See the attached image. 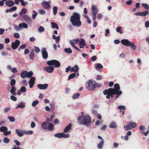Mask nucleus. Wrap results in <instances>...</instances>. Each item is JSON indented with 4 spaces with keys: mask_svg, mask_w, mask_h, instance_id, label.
<instances>
[{
    "mask_svg": "<svg viewBox=\"0 0 149 149\" xmlns=\"http://www.w3.org/2000/svg\"><path fill=\"white\" fill-rule=\"evenodd\" d=\"M48 126L47 130L50 131L54 129V125L51 123L49 122L48 123Z\"/></svg>",
    "mask_w": 149,
    "mask_h": 149,
    "instance_id": "b1692460",
    "label": "nucleus"
},
{
    "mask_svg": "<svg viewBox=\"0 0 149 149\" xmlns=\"http://www.w3.org/2000/svg\"><path fill=\"white\" fill-rule=\"evenodd\" d=\"M38 31L40 32H42L44 31L45 28L42 26H40L38 28Z\"/></svg>",
    "mask_w": 149,
    "mask_h": 149,
    "instance_id": "3c124183",
    "label": "nucleus"
},
{
    "mask_svg": "<svg viewBox=\"0 0 149 149\" xmlns=\"http://www.w3.org/2000/svg\"><path fill=\"white\" fill-rule=\"evenodd\" d=\"M109 127L111 128H116L117 127L116 124L114 122H111L110 124Z\"/></svg>",
    "mask_w": 149,
    "mask_h": 149,
    "instance_id": "393cba45",
    "label": "nucleus"
},
{
    "mask_svg": "<svg viewBox=\"0 0 149 149\" xmlns=\"http://www.w3.org/2000/svg\"><path fill=\"white\" fill-rule=\"evenodd\" d=\"M14 36L15 38H18L20 36L18 33H15L14 34Z\"/></svg>",
    "mask_w": 149,
    "mask_h": 149,
    "instance_id": "338daca9",
    "label": "nucleus"
},
{
    "mask_svg": "<svg viewBox=\"0 0 149 149\" xmlns=\"http://www.w3.org/2000/svg\"><path fill=\"white\" fill-rule=\"evenodd\" d=\"M96 67L97 68L100 69L103 68L102 65L100 63H97L96 64Z\"/></svg>",
    "mask_w": 149,
    "mask_h": 149,
    "instance_id": "4d7b16f0",
    "label": "nucleus"
},
{
    "mask_svg": "<svg viewBox=\"0 0 149 149\" xmlns=\"http://www.w3.org/2000/svg\"><path fill=\"white\" fill-rule=\"evenodd\" d=\"M114 88L112 89L111 88H109L108 89H106L104 91L103 93L104 95H107L106 96V98L109 99L110 97H112L113 95L115 94H117V95L116 97L117 98L118 97V95H120L122 94V92L121 91H120V87L119 85L118 84H116L114 85Z\"/></svg>",
    "mask_w": 149,
    "mask_h": 149,
    "instance_id": "f257e3e1",
    "label": "nucleus"
},
{
    "mask_svg": "<svg viewBox=\"0 0 149 149\" xmlns=\"http://www.w3.org/2000/svg\"><path fill=\"white\" fill-rule=\"evenodd\" d=\"M19 27L21 29L22 27L23 28L27 29L28 27V26L26 23H23L19 24Z\"/></svg>",
    "mask_w": 149,
    "mask_h": 149,
    "instance_id": "412c9836",
    "label": "nucleus"
},
{
    "mask_svg": "<svg viewBox=\"0 0 149 149\" xmlns=\"http://www.w3.org/2000/svg\"><path fill=\"white\" fill-rule=\"evenodd\" d=\"M124 128L125 130L127 131L128 130H131L130 127V126L129 125V123L128 124L127 126H124Z\"/></svg>",
    "mask_w": 149,
    "mask_h": 149,
    "instance_id": "603ef678",
    "label": "nucleus"
},
{
    "mask_svg": "<svg viewBox=\"0 0 149 149\" xmlns=\"http://www.w3.org/2000/svg\"><path fill=\"white\" fill-rule=\"evenodd\" d=\"M78 120L80 124L88 126L91 122V118L88 115L81 116L78 118Z\"/></svg>",
    "mask_w": 149,
    "mask_h": 149,
    "instance_id": "7ed1b4c3",
    "label": "nucleus"
},
{
    "mask_svg": "<svg viewBox=\"0 0 149 149\" xmlns=\"http://www.w3.org/2000/svg\"><path fill=\"white\" fill-rule=\"evenodd\" d=\"M10 110V108L8 107L5 108L4 109V112L5 113H6L8 112Z\"/></svg>",
    "mask_w": 149,
    "mask_h": 149,
    "instance_id": "69168bd1",
    "label": "nucleus"
},
{
    "mask_svg": "<svg viewBox=\"0 0 149 149\" xmlns=\"http://www.w3.org/2000/svg\"><path fill=\"white\" fill-rule=\"evenodd\" d=\"M25 107V103L24 102H19L17 105V106L15 107L16 109L18 108L23 109Z\"/></svg>",
    "mask_w": 149,
    "mask_h": 149,
    "instance_id": "4468645a",
    "label": "nucleus"
},
{
    "mask_svg": "<svg viewBox=\"0 0 149 149\" xmlns=\"http://www.w3.org/2000/svg\"><path fill=\"white\" fill-rule=\"evenodd\" d=\"M70 136L69 134H65L63 133H62V138H68Z\"/></svg>",
    "mask_w": 149,
    "mask_h": 149,
    "instance_id": "79ce46f5",
    "label": "nucleus"
},
{
    "mask_svg": "<svg viewBox=\"0 0 149 149\" xmlns=\"http://www.w3.org/2000/svg\"><path fill=\"white\" fill-rule=\"evenodd\" d=\"M98 86V84L96 82L91 80H89L86 83V87L89 90H92Z\"/></svg>",
    "mask_w": 149,
    "mask_h": 149,
    "instance_id": "20e7f679",
    "label": "nucleus"
},
{
    "mask_svg": "<svg viewBox=\"0 0 149 149\" xmlns=\"http://www.w3.org/2000/svg\"><path fill=\"white\" fill-rule=\"evenodd\" d=\"M15 132L17 135L19 137H22L26 133V132L24 130H19L18 129H15Z\"/></svg>",
    "mask_w": 149,
    "mask_h": 149,
    "instance_id": "1a4fd4ad",
    "label": "nucleus"
},
{
    "mask_svg": "<svg viewBox=\"0 0 149 149\" xmlns=\"http://www.w3.org/2000/svg\"><path fill=\"white\" fill-rule=\"evenodd\" d=\"M70 21L74 26L79 27L81 25V22L80 21V15L77 13H73L71 17Z\"/></svg>",
    "mask_w": 149,
    "mask_h": 149,
    "instance_id": "f03ea898",
    "label": "nucleus"
},
{
    "mask_svg": "<svg viewBox=\"0 0 149 149\" xmlns=\"http://www.w3.org/2000/svg\"><path fill=\"white\" fill-rule=\"evenodd\" d=\"M118 108L119 109H123L124 110H125L126 109L125 106L120 105L118 106Z\"/></svg>",
    "mask_w": 149,
    "mask_h": 149,
    "instance_id": "680f3d73",
    "label": "nucleus"
},
{
    "mask_svg": "<svg viewBox=\"0 0 149 149\" xmlns=\"http://www.w3.org/2000/svg\"><path fill=\"white\" fill-rule=\"evenodd\" d=\"M33 12L34 13V14L32 15V18L33 19H35L38 13L34 10H33Z\"/></svg>",
    "mask_w": 149,
    "mask_h": 149,
    "instance_id": "4c0bfd02",
    "label": "nucleus"
},
{
    "mask_svg": "<svg viewBox=\"0 0 149 149\" xmlns=\"http://www.w3.org/2000/svg\"><path fill=\"white\" fill-rule=\"evenodd\" d=\"M35 51L37 53H39L40 51V50L39 48L37 47H35Z\"/></svg>",
    "mask_w": 149,
    "mask_h": 149,
    "instance_id": "e2e57ef3",
    "label": "nucleus"
},
{
    "mask_svg": "<svg viewBox=\"0 0 149 149\" xmlns=\"http://www.w3.org/2000/svg\"><path fill=\"white\" fill-rule=\"evenodd\" d=\"M79 45L80 48H84L86 45L84 40L82 38L80 39L79 41Z\"/></svg>",
    "mask_w": 149,
    "mask_h": 149,
    "instance_id": "9b49d317",
    "label": "nucleus"
},
{
    "mask_svg": "<svg viewBox=\"0 0 149 149\" xmlns=\"http://www.w3.org/2000/svg\"><path fill=\"white\" fill-rule=\"evenodd\" d=\"M27 71L25 70L22 72L21 73V76L22 78H25L27 77Z\"/></svg>",
    "mask_w": 149,
    "mask_h": 149,
    "instance_id": "bb28decb",
    "label": "nucleus"
},
{
    "mask_svg": "<svg viewBox=\"0 0 149 149\" xmlns=\"http://www.w3.org/2000/svg\"><path fill=\"white\" fill-rule=\"evenodd\" d=\"M104 140L103 139L101 140L100 142L97 145V147L99 149H102L103 147L104 144Z\"/></svg>",
    "mask_w": 149,
    "mask_h": 149,
    "instance_id": "aec40b11",
    "label": "nucleus"
},
{
    "mask_svg": "<svg viewBox=\"0 0 149 149\" xmlns=\"http://www.w3.org/2000/svg\"><path fill=\"white\" fill-rule=\"evenodd\" d=\"M51 27L52 29H54L56 28L57 29H59V27L58 26L57 24L56 23L52 22L51 23Z\"/></svg>",
    "mask_w": 149,
    "mask_h": 149,
    "instance_id": "5701e85b",
    "label": "nucleus"
},
{
    "mask_svg": "<svg viewBox=\"0 0 149 149\" xmlns=\"http://www.w3.org/2000/svg\"><path fill=\"white\" fill-rule=\"evenodd\" d=\"M79 68L78 65H75L72 67L71 69V72H75L76 73L78 72Z\"/></svg>",
    "mask_w": 149,
    "mask_h": 149,
    "instance_id": "dca6fc26",
    "label": "nucleus"
},
{
    "mask_svg": "<svg viewBox=\"0 0 149 149\" xmlns=\"http://www.w3.org/2000/svg\"><path fill=\"white\" fill-rule=\"evenodd\" d=\"M21 5L24 6L26 5H27L28 4V3L27 1H24V0H21Z\"/></svg>",
    "mask_w": 149,
    "mask_h": 149,
    "instance_id": "58836bf2",
    "label": "nucleus"
},
{
    "mask_svg": "<svg viewBox=\"0 0 149 149\" xmlns=\"http://www.w3.org/2000/svg\"><path fill=\"white\" fill-rule=\"evenodd\" d=\"M39 102L38 100H35L33 101L32 103V107H35L36 105L38 104Z\"/></svg>",
    "mask_w": 149,
    "mask_h": 149,
    "instance_id": "a19ab883",
    "label": "nucleus"
},
{
    "mask_svg": "<svg viewBox=\"0 0 149 149\" xmlns=\"http://www.w3.org/2000/svg\"><path fill=\"white\" fill-rule=\"evenodd\" d=\"M35 78L34 77H32L29 81V84H34Z\"/></svg>",
    "mask_w": 149,
    "mask_h": 149,
    "instance_id": "2f4dec72",
    "label": "nucleus"
},
{
    "mask_svg": "<svg viewBox=\"0 0 149 149\" xmlns=\"http://www.w3.org/2000/svg\"><path fill=\"white\" fill-rule=\"evenodd\" d=\"M51 108L52 110L53 111L54 109L55 105L54 102H52L50 104Z\"/></svg>",
    "mask_w": 149,
    "mask_h": 149,
    "instance_id": "de8ad7c7",
    "label": "nucleus"
},
{
    "mask_svg": "<svg viewBox=\"0 0 149 149\" xmlns=\"http://www.w3.org/2000/svg\"><path fill=\"white\" fill-rule=\"evenodd\" d=\"M149 12L147 11H145L141 13L142 16H145L146 15H147L148 14Z\"/></svg>",
    "mask_w": 149,
    "mask_h": 149,
    "instance_id": "6e6d98bb",
    "label": "nucleus"
},
{
    "mask_svg": "<svg viewBox=\"0 0 149 149\" xmlns=\"http://www.w3.org/2000/svg\"><path fill=\"white\" fill-rule=\"evenodd\" d=\"M27 77L31 78L33 74V73L32 71H31L28 72H27Z\"/></svg>",
    "mask_w": 149,
    "mask_h": 149,
    "instance_id": "c9c22d12",
    "label": "nucleus"
},
{
    "mask_svg": "<svg viewBox=\"0 0 149 149\" xmlns=\"http://www.w3.org/2000/svg\"><path fill=\"white\" fill-rule=\"evenodd\" d=\"M47 63L49 65H53L54 67L57 68L60 66L59 61L55 60L48 61H47Z\"/></svg>",
    "mask_w": 149,
    "mask_h": 149,
    "instance_id": "423d86ee",
    "label": "nucleus"
},
{
    "mask_svg": "<svg viewBox=\"0 0 149 149\" xmlns=\"http://www.w3.org/2000/svg\"><path fill=\"white\" fill-rule=\"evenodd\" d=\"M72 124L71 123H69L65 128L64 130V132L65 133L68 132L71 129Z\"/></svg>",
    "mask_w": 149,
    "mask_h": 149,
    "instance_id": "f3484780",
    "label": "nucleus"
},
{
    "mask_svg": "<svg viewBox=\"0 0 149 149\" xmlns=\"http://www.w3.org/2000/svg\"><path fill=\"white\" fill-rule=\"evenodd\" d=\"M20 91L22 92H25L26 91V87L24 86H22L20 88Z\"/></svg>",
    "mask_w": 149,
    "mask_h": 149,
    "instance_id": "5fc2aeb1",
    "label": "nucleus"
},
{
    "mask_svg": "<svg viewBox=\"0 0 149 149\" xmlns=\"http://www.w3.org/2000/svg\"><path fill=\"white\" fill-rule=\"evenodd\" d=\"M92 12H95L98 13V10L97 8V6L96 5H93L91 6Z\"/></svg>",
    "mask_w": 149,
    "mask_h": 149,
    "instance_id": "c85d7f7f",
    "label": "nucleus"
},
{
    "mask_svg": "<svg viewBox=\"0 0 149 149\" xmlns=\"http://www.w3.org/2000/svg\"><path fill=\"white\" fill-rule=\"evenodd\" d=\"M7 118L11 122H14L15 120V118L13 116H8Z\"/></svg>",
    "mask_w": 149,
    "mask_h": 149,
    "instance_id": "ea45409f",
    "label": "nucleus"
},
{
    "mask_svg": "<svg viewBox=\"0 0 149 149\" xmlns=\"http://www.w3.org/2000/svg\"><path fill=\"white\" fill-rule=\"evenodd\" d=\"M80 94L78 93L74 94L72 96V97L73 99H75L78 98Z\"/></svg>",
    "mask_w": 149,
    "mask_h": 149,
    "instance_id": "f704fd0d",
    "label": "nucleus"
},
{
    "mask_svg": "<svg viewBox=\"0 0 149 149\" xmlns=\"http://www.w3.org/2000/svg\"><path fill=\"white\" fill-rule=\"evenodd\" d=\"M64 51L66 53L68 54H71L72 52V51L70 48H65L64 49Z\"/></svg>",
    "mask_w": 149,
    "mask_h": 149,
    "instance_id": "473e14b6",
    "label": "nucleus"
},
{
    "mask_svg": "<svg viewBox=\"0 0 149 149\" xmlns=\"http://www.w3.org/2000/svg\"><path fill=\"white\" fill-rule=\"evenodd\" d=\"M16 88L14 86H12L11 89L10 90L11 93L13 95H16V93H15Z\"/></svg>",
    "mask_w": 149,
    "mask_h": 149,
    "instance_id": "7c9ffc66",
    "label": "nucleus"
},
{
    "mask_svg": "<svg viewBox=\"0 0 149 149\" xmlns=\"http://www.w3.org/2000/svg\"><path fill=\"white\" fill-rule=\"evenodd\" d=\"M10 97V99L14 101H15L17 100L16 97L13 95L11 96Z\"/></svg>",
    "mask_w": 149,
    "mask_h": 149,
    "instance_id": "774afa93",
    "label": "nucleus"
},
{
    "mask_svg": "<svg viewBox=\"0 0 149 149\" xmlns=\"http://www.w3.org/2000/svg\"><path fill=\"white\" fill-rule=\"evenodd\" d=\"M44 69L48 73H52L53 72L54 67L50 65L49 67H46L44 68Z\"/></svg>",
    "mask_w": 149,
    "mask_h": 149,
    "instance_id": "f8f14e48",
    "label": "nucleus"
},
{
    "mask_svg": "<svg viewBox=\"0 0 149 149\" xmlns=\"http://www.w3.org/2000/svg\"><path fill=\"white\" fill-rule=\"evenodd\" d=\"M5 3L8 7H12L14 5V3L11 0H8L5 2Z\"/></svg>",
    "mask_w": 149,
    "mask_h": 149,
    "instance_id": "a211bd4d",
    "label": "nucleus"
},
{
    "mask_svg": "<svg viewBox=\"0 0 149 149\" xmlns=\"http://www.w3.org/2000/svg\"><path fill=\"white\" fill-rule=\"evenodd\" d=\"M136 124L135 123L131 122L129 123V125L130 126L131 129L134 128L136 126Z\"/></svg>",
    "mask_w": 149,
    "mask_h": 149,
    "instance_id": "c756f323",
    "label": "nucleus"
},
{
    "mask_svg": "<svg viewBox=\"0 0 149 149\" xmlns=\"http://www.w3.org/2000/svg\"><path fill=\"white\" fill-rule=\"evenodd\" d=\"M54 14L55 15L57 11V7L56 6H54L53 8Z\"/></svg>",
    "mask_w": 149,
    "mask_h": 149,
    "instance_id": "49530a36",
    "label": "nucleus"
},
{
    "mask_svg": "<svg viewBox=\"0 0 149 149\" xmlns=\"http://www.w3.org/2000/svg\"><path fill=\"white\" fill-rule=\"evenodd\" d=\"M20 44V41L18 40H16L14 42H13L11 44L12 48L13 49H16Z\"/></svg>",
    "mask_w": 149,
    "mask_h": 149,
    "instance_id": "0eeeda50",
    "label": "nucleus"
},
{
    "mask_svg": "<svg viewBox=\"0 0 149 149\" xmlns=\"http://www.w3.org/2000/svg\"><path fill=\"white\" fill-rule=\"evenodd\" d=\"M26 46V45L25 44H24L20 46L19 48L18 49V50L19 51L21 49H24Z\"/></svg>",
    "mask_w": 149,
    "mask_h": 149,
    "instance_id": "37998d69",
    "label": "nucleus"
},
{
    "mask_svg": "<svg viewBox=\"0 0 149 149\" xmlns=\"http://www.w3.org/2000/svg\"><path fill=\"white\" fill-rule=\"evenodd\" d=\"M16 83V81L15 79H12L10 82V85L12 86H14Z\"/></svg>",
    "mask_w": 149,
    "mask_h": 149,
    "instance_id": "09e8293b",
    "label": "nucleus"
},
{
    "mask_svg": "<svg viewBox=\"0 0 149 149\" xmlns=\"http://www.w3.org/2000/svg\"><path fill=\"white\" fill-rule=\"evenodd\" d=\"M54 115H52L50 116V118H47V119L46 121L48 122H51L52 121V120L54 118Z\"/></svg>",
    "mask_w": 149,
    "mask_h": 149,
    "instance_id": "c03bdc74",
    "label": "nucleus"
},
{
    "mask_svg": "<svg viewBox=\"0 0 149 149\" xmlns=\"http://www.w3.org/2000/svg\"><path fill=\"white\" fill-rule=\"evenodd\" d=\"M54 136L58 138H62V133L56 134H54Z\"/></svg>",
    "mask_w": 149,
    "mask_h": 149,
    "instance_id": "864d4df0",
    "label": "nucleus"
},
{
    "mask_svg": "<svg viewBox=\"0 0 149 149\" xmlns=\"http://www.w3.org/2000/svg\"><path fill=\"white\" fill-rule=\"evenodd\" d=\"M13 26L14 29L17 31H18L21 29L20 28L16 25H14Z\"/></svg>",
    "mask_w": 149,
    "mask_h": 149,
    "instance_id": "13d9d810",
    "label": "nucleus"
},
{
    "mask_svg": "<svg viewBox=\"0 0 149 149\" xmlns=\"http://www.w3.org/2000/svg\"><path fill=\"white\" fill-rule=\"evenodd\" d=\"M49 122L46 121L44 122L43 123L41 124V127L43 130H47L48 128V123Z\"/></svg>",
    "mask_w": 149,
    "mask_h": 149,
    "instance_id": "6ab92c4d",
    "label": "nucleus"
},
{
    "mask_svg": "<svg viewBox=\"0 0 149 149\" xmlns=\"http://www.w3.org/2000/svg\"><path fill=\"white\" fill-rule=\"evenodd\" d=\"M79 39H73L72 40H70V44L72 45V44H73V45H74V44H77L78 42H79Z\"/></svg>",
    "mask_w": 149,
    "mask_h": 149,
    "instance_id": "4be33fe9",
    "label": "nucleus"
},
{
    "mask_svg": "<svg viewBox=\"0 0 149 149\" xmlns=\"http://www.w3.org/2000/svg\"><path fill=\"white\" fill-rule=\"evenodd\" d=\"M3 141L5 143H7L10 142V140L8 138L6 137L3 139Z\"/></svg>",
    "mask_w": 149,
    "mask_h": 149,
    "instance_id": "8fccbe9b",
    "label": "nucleus"
},
{
    "mask_svg": "<svg viewBox=\"0 0 149 149\" xmlns=\"http://www.w3.org/2000/svg\"><path fill=\"white\" fill-rule=\"evenodd\" d=\"M50 3V1H49L48 2L43 1L42 3V6L45 8L46 9H49L51 7L50 5L49 4Z\"/></svg>",
    "mask_w": 149,
    "mask_h": 149,
    "instance_id": "9d476101",
    "label": "nucleus"
},
{
    "mask_svg": "<svg viewBox=\"0 0 149 149\" xmlns=\"http://www.w3.org/2000/svg\"><path fill=\"white\" fill-rule=\"evenodd\" d=\"M24 19L28 23H31L32 22L31 18L28 15H26L24 16Z\"/></svg>",
    "mask_w": 149,
    "mask_h": 149,
    "instance_id": "2eb2a0df",
    "label": "nucleus"
},
{
    "mask_svg": "<svg viewBox=\"0 0 149 149\" xmlns=\"http://www.w3.org/2000/svg\"><path fill=\"white\" fill-rule=\"evenodd\" d=\"M34 52L33 50H32L30 52L29 54V57L31 60L33 59L34 57Z\"/></svg>",
    "mask_w": 149,
    "mask_h": 149,
    "instance_id": "cd10ccee",
    "label": "nucleus"
},
{
    "mask_svg": "<svg viewBox=\"0 0 149 149\" xmlns=\"http://www.w3.org/2000/svg\"><path fill=\"white\" fill-rule=\"evenodd\" d=\"M11 72L13 73H15L18 72V71L17 70V69L16 68L14 67L11 70Z\"/></svg>",
    "mask_w": 149,
    "mask_h": 149,
    "instance_id": "052dcab7",
    "label": "nucleus"
},
{
    "mask_svg": "<svg viewBox=\"0 0 149 149\" xmlns=\"http://www.w3.org/2000/svg\"><path fill=\"white\" fill-rule=\"evenodd\" d=\"M121 42L124 45L131 47L133 50H135L136 49V47L134 43L133 42L129 41L127 39H123L121 40Z\"/></svg>",
    "mask_w": 149,
    "mask_h": 149,
    "instance_id": "39448f33",
    "label": "nucleus"
},
{
    "mask_svg": "<svg viewBox=\"0 0 149 149\" xmlns=\"http://www.w3.org/2000/svg\"><path fill=\"white\" fill-rule=\"evenodd\" d=\"M76 76V75L74 73H72L68 77V79L69 80L72 79L74 78Z\"/></svg>",
    "mask_w": 149,
    "mask_h": 149,
    "instance_id": "a18cd8bd",
    "label": "nucleus"
},
{
    "mask_svg": "<svg viewBox=\"0 0 149 149\" xmlns=\"http://www.w3.org/2000/svg\"><path fill=\"white\" fill-rule=\"evenodd\" d=\"M116 31L118 33H119L120 34L123 33V31L121 30V27L120 26L116 28Z\"/></svg>",
    "mask_w": 149,
    "mask_h": 149,
    "instance_id": "e433bc0d",
    "label": "nucleus"
},
{
    "mask_svg": "<svg viewBox=\"0 0 149 149\" xmlns=\"http://www.w3.org/2000/svg\"><path fill=\"white\" fill-rule=\"evenodd\" d=\"M11 133L10 131H6L3 133V135L5 136H7L10 134Z\"/></svg>",
    "mask_w": 149,
    "mask_h": 149,
    "instance_id": "0e129e2a",
    "label": "nucleus"
},
{
    "mask_svg": "<svg viewBox=\"0 0 149 149\" xmlns=\"http://www.w3.org/2000/svg\"><path fill=\"white\" fill-rule=\"evenodd\" d=\"M41 52L43 58L44 59H46L48 57V54L46 50V48H43L41 50Z\"/></svg>",
    "mask_w": 149,
    "mask_h": 149,
    "instance_id": "6e6552de",
    "label": "nucleus"
},
{
    "mask_svg": "<svg viewBox=\"0 0 149 149\" xmlns=\"http://www.w3.org/2000/svg\"><path fill=\"white\" fill-rule=\"evenodd\" d=\"M48 86V84H39L37 85L38 87L40 90L46 89L47 88Z\"/></svg>",
    "mask_w": 149,
    "mask_h": 149,
    "instance_id": "ddd939ff",
    "label": "nucleus"
},
{
    "mask_svg": "<svg viewBox=\"0 0 149 149\" xmlns=\"http://www.w3.org/2000/svg\"><path fill=\"white\" fill-rule=\"evenodd\" d=\"M8 130L7 127H6L3 126L0 128V131L3 132L7 131Z\"/></svg>",
    "mask_w": 149,
    "mask_h": 149,
    "instance_id": "72a5a7b5",
    "label": "nucleus"
},
{
    "mask_svg": "<svg viewBox=\"0 0 149 149\" xmlns=\"http://www.w3.org/2000/svg\"><path fill=\"white\" fill-rule=\"evenodd\" d=\"M40 14L42 15H44L45 14V11L43 10H40L39 11Z\"/></svg>",
    "mask_w": 149,
    "mask_h": 149,
    "instance_id": "bf43d9fd",
    "label": "nucleus"
},
{
    "mask_svg": "<svg viewBox=\"0 0 149 149\" xmlns=\"http://www.w3.org/2000/svg\"><path fill=\"white\" fill-rule=\"evenodd\" d=\"M97 13L95 12H92L91 14V16L93 21H95L96 18V15Z\"/></svg>",
    "mask_w": 149,
    "mask_h": 149,
    "instance_id": "a878e982",
    "label": "nucleus"
}]
</instances>
